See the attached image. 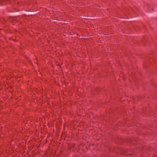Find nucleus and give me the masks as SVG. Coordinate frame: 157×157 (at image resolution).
Segmentation results:
<instances>
[{"mask_svg":"<svg viewBox=\"0 0 157 157\" xmlns=\"http://www.w3.org/2000/svg\"><path fill=\"white\" fill-rule=\"evenodd\" d=\"M0 5H1V4L0 3Z\"/></svg>","mask_w":157,"mask_h":157,"instance_id":"obj_1","label":"nucleus"}]
</instances>
